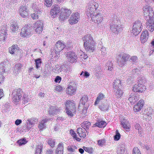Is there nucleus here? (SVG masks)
Segmentation results:
<instances>
[{"label":"nucleus","mask_w":154,"mask_h":154,"mask_svg":"<svg viewBox=\"0 0 154 154\" xmlns=\"http://www.w3.org/2000/svg\"><path fill=\"white\" fill-rule=\"evenodd\" d=\"M82 39L84 41V45L86 50L93 52L94 50L95 43L91 35L87 34L83 37Z\"/></svg>","instance_id":"f257e3e1"},{"label":"nucleus","mask_w":154,"mask_h":154,"mask_svg":"<svg viewBox=\"0 0 154 154\" xmlns=\"http://www.w3.org/2000/svg\"><path fill=\"white\" fill-rule=\"evenodd\" d=\"M114 17V19L109 22L110 29L113 32L117 34L119 32L122 30V28L120 20L116 18V15H115Z\"/></svg>","instance_id":"f03ea898"},{"label":"nucleus","mask_w":154,"mask_h":154,"mask_svg":"<svg viewBox=\"0 0 154 154\" xmlns=\"http://www.w3.org/2000/svg\"><path fill=\"white\" fill-rule=\"evenodd\" d=\"M65 45L61 41L57 42L55 46L54 49L51 53L52 57H58L59 53L65 48Z\"/></svg>","instance_id":"7ed1b4c3"},{"label":"nucleus","mask_w":154,"mask_h":154,"mask_svg":"<svg viewBox=\"0 0 154 154\" xmlns=\"http://www.w3.org/2000/svg\"><path fill=\"white\" fill-rule=\"evenodd\" d=\"M130 56L126 54L122 53L119 54L117 58V63L120 67H122L125 63V62L129 58Z\"/></svg>","instance_id":"20e7f679"},{"label":"nucleus","mask_w":154,"mask_h":154,"mask_svg":"<svg viewBox=\"0 0 154 154\" xmlns=\"http://www.w3.org/2000/svg\"><path fill=\"white\" fill-rule=\"evenodd\" d=\"M98 4L96 2H94L92 4L89 5L86 12L88 16L91 17L97 14L95 11H96V10L98 8Z\"/></svg>","instance_id":"39448f33"},{"label":"nucleus","mask_w":154,"mask_h":154,"mask_svg":"<svg viewBox=\"0 0 154 154\" xmlns=\"http://www.w3.org/2000/svg\"><path fill=\"white\" fill-rule=\"evenodd\" d=\"M142 29V23L140 20L136 21L133 26L132 32L135 35H137L141 31Z\"/></svg>","instance_id":"423d86ee"},{"label":"nucleus","mask_w":154,"mask_h":154,"mask_svg":"<svg viewBox=\"0 0 154 154\" xmlns=\"http://www.w3.org/2000/svg\"><path fill=\"white\" fill-rule=\"evenodd\" d=\"M22 92L20 89L14 90L12 93V100L17 104L22 97Z\"/></svg>","instance_id":"0eeeda50"},{"label":"nucleus","mask_w":154,"mask_h":154,"mask_svg":"<svg viewBox=\"0 0 154 154\" xmlns=\"http://www.w3.org/2000/svg\"><path fill=\"white\" fill-rule=\"evenodd\" d=\"M19 14L22 17L25 18L29 16V9L26 5L21 6L19 9Z\"/></svg>","instance_id":"6e6552de"},{"label":"nucleus","mask_w":154,"mask_h":154,"mask_svg":"<svg viewBox=\"0 0 154 154\" xmlns=\"http://www.w3.org/2000/svg\"><path fill=\"white\" fill-rule=\"evenodd\" d=\"M33 27L36 33H40L42 32L44 27L43 21L42 20L37 21L34 23Z\"/></svg>","instance_id":"1a4fd4ad"},{"label":"nucleus","mask_w":154,"mask_h":154,"mask_svg":"<svg viewBox=\"0 0 154 154\" xmlns=\"http://www.w3.org/2000/svg\"><path fill=\"white\" fill-rule=\"evenodd\" d=\"M154 113L153 109L151 107H149L145 111L143 117L146 121H149L152 119V116H154Z\"/></svg>","instance_id":"9d476101"},{"label":"nucleus","mask_w":154,"mask_h":154,"mask_svg":"<svg viewBox=\"0 0 154 154\" xmlns=\"http://www.w3.org/2000/svg\"><path fill=\"white\" fill-rule=\"evenodd\" d=\"M91 18L95 23H97V26H98L100 27L101 26H102V23H101L103 20L102 16L100 13H97Z\"/></svg>","instance_id":"9b49d317"},{"label":"nucleus","mask_w":154,"mask_h":154,"mask_svg":"<svg viewBox=\"0 0 154 154\" xmlns=\"http://www.w3.org/2000/svg\"><path fill=\"white\" fill-rule=\"evenodd\" d=\"M31 26L29 25H27L22 28L20 32V35L22 37H27L31 34Z\"/></svg>","instance_id":"f8f14e48"},{"label":"nucleus","mask_w":154,"mask_h":154,"mask_svg":"<svg viewBox=\"0 0 154 154\" xmlns=\"http://www.w3.org/2000/svg\"><path fill=\"white\" fill-rule=\"evenodd\" d=\"M79 15L78 12L72 14L69 20V23L71 25L76 23L79 20Z\"/></svg>","instance_id":"ddd939ff"},{"label":"nucleus","mask_w":154,"mask_h":154,"mask_svg":"<svg viewBox=\"0 0 154 154\" xmlns=\"http://www.w3.org/2000/svg\"><path fill=\"white\" fill-rule=\"evenodd\" d=\"M68 60L71 63L77 61V56L75 53L73 51H69L67 53L66 56Z\"/></svg>","instance_id":"4468645a"},{"label":"nucleus","mask_w":154,"mask_h":154,"mask_svg":"<svg viewBox=\"0 0 154 154\" xmlns=\"http://www.w3.org/2000/svg\"><path fill=\"white\" fill-rule=\"evenodd\" d=\"M60 15L61 17H63L65 19L71 13L70 10L65 8H62L60 10Z\"/></svg>","instance_id":"2eb2a0df"},{"label":"nucleus","mask_w":154,"mask_h":154,"mask_svg":"<svg viewBox=\"0 0 154 154\" xmlns=\"http://www.w3.org/2000/svg\"><path fill=\"white\" fill-rule=\"evenodd\" d=\"M61 8L58 5H53L51 11V14L54 17L56 16L60 12Z\"/></svg>","instance_id":"dca6fc26"},{"label":"nucleus","mask_w":154,"mask_h":154,"mask_svg":"<svg viewBox=\"0 0 154 154\" xmlns=\"http://www.w3.org/2000/svg\"><path fill=\"white\" fill-rule=\"evenodd\" d=\"M144 103L143 100H140L137 104L134 105L133 108V110L135 112H138L140 111L143 108Z\"/></svg>","instance_id":"f3484780"},{"label":"nucleus","mask_w":154,"mask_h":154,"mask_svg":"<svg viewBox=\"0 0 154 154\" xmlns=\"http://www.w3.org/2000/svg\"><path fill=\"white\" fill-rule=\"evenodd\" d=\"M66 108L73 109V111L74 112L75 109H76L75 105L74 102L72 100H68L66 102L65 104Z\"/></svg>","instance_id":"a211bd4d"},{"label":"nucleus","mask_w":154,"mask_h":154,"mask_svg":"<svg viewBox=\"0 0 154 154\" xmlns=\"http://www.w3.org/2000/svg\"><path fill=\"white\" fill-rule=\"evenodd\" d=\"M145 87L141 84H135L133 87V90L134 92L142 93L143 91V88Z\"/></svg>","instance_id":"6ab92c4d"},{"label":"nucleus","mask_w":154,"mask_h":154,"mask_svg":"<svg viewBox=\"0 0 154 154\" xmlns=\"http://www.w3.org/2000/svg\"><path fill=\"white\" fill-rule=\"evenodd\" d=\"M60 110L56 106H51L49 110V114L50 115L54 116L59 113Z\"/></svg>","instance_id":"aec40b11"},{"label":"nucleus","mask_w":154,"mask_h":154,"mask_svg":"<svg viewBox=\"0 0 154 154\" xmlns=\"http://www.w3.org/2000/svg\"><path fill=\"white\" fill-rule=\"evenodd\" d=\"M148 34L147 31L145 30L143 32L140 37L141 43H143L146 42L148 39Z\"/></svg>","instance_id":"412c9836"},{"label":"nucleus","mask_w":154,"mask_h":154,"mask_svg":"<svg viewBox=\"0 0 154 154\" xmlns=\"http://www.w3.org/2000/svg\"><path fill=\"white\" fill-rule=\"evenodd\" d=\"M121 88H119V87H118L117 88H114V91L115 93V95L117 98H119L122 95L123 92L121 89Z\"/></svg>","instance_id":"4be33fe9"},{"label":"nucleus","mask_w":154,"mask_h":154,"mask_svg":"<svg viewBox=\"0 0 154 154\" xmlns=\"http://www.w3.org/2000/svg\"><path fill=\"white\" fill-rule=\"evenodd\" d=\"M18 28L17 22L14 20L11 21V30L13 32L17 31Z\"/></svg>","instance_id":"5701e85b"},{"label":"nucleus","mask_w":154,"mask_h":154,"mask_svg":"<svg viewBox=\"0 0 154 154\" xmlns=\"http://www.w3.org/2000/svg\"><path fill=\"white\" fill-rule=\"evenodd\" d=\"M63 143H60L57 148L55 154H63Z\"/></svg>","instance_id":"b1692460"},{"label":"nucleus","mask_w":154,"mask_h":154,"mask_svg":"<svg viewBox=\"0 0 154 154\" xmlns=\"http://www.w3.org/2000/svg\"><path fill=\"white\" fill-rule=\"evenodd\" d=\"M32 7L34 12L37 14H40L42 12V10L41 8H40V7L38 5L33 3Z\"/></svg>","instance_id":"393cba45"},{"label":"nucleus","mask_w":154,"mask_h":154,"mask_svg":"<svg viewBox=\"0 0 154 154\" xmlns=\"http://www.w3.org/2000/svg\"><path fill=\"white\" fill-rule=\"evenodd\" d=\"M77 132L80 137L82 138H85L86 136L85 130H83L82 128H79L77 129Z\"/></svg>","instance_id":"a878e982"},{"label":"nucleus","mask_w":154,"mask_h":154,"mask_svg":"<svg viewBox=\"0 0 154 154\" xmlns=\"http://www.w3.org/2000/svg\"><path fill=\"white\" fill-rule=\"evenodd\" d=\"M121 125L124 129L128 130L129 129L130 125L126 119H123L121 121Z\"/></svg>","instance_id":"bb28decb"},{"label":"nucleus","mask_w":154,"mask_h":154,"mask_svg":"<svg viewBox=\"0 0 154 154\" xmlns=\"http://www.w3.org/2000/svg\"><path fill=\"white\" fill-rule=\"evenodd\" d=\"M18 49V46L17 45H13L9 48V52L11 54L14 55L16 51Z\"/></svg>","instance_id":"cd10ccee"},{"label":"nucleus","mask_w":154,"mask_h":154,"mask_svg":"<svg viewBox=\"0 0 154 154\" xmlns=\"http://www.w3.org/2000/svg\"><path fill=\"white\" fill-rule=\"evenodd\" d=\"M107 125V123L105 121L101 120H98L94 125L96 126L99 128L105 127Z\"/></svg>","instance_id":"c85d7f7f"},{"label":"nucleus","mask_w":154,"mask_h":154,"mask_svg":"<svg viewBox=\"0 0 154 154\" xmlns=\"http://www.w3.org/2000/svg\"><path fill=\"white\" fill-rule=\"evenodd\" d=\"M88 100L87 96L86 95H84L80 99L79 105L80 106L81 104L83 106L85 105V103H86Z\"/></svg>","instance_id":"c756f323"},{"label":"nucleus","mask_w":154,"mask_h":154,"mask_svg":"<svg viewBox=\"0 0 154 154\" xmlns=\"http://www.w3.org/2000/svg\"><path fill=\"white\" fill-rule=\"evenodd\" d=\"M104 97V95L102 93H100L98 95L94 103V105H96L98 104L100 101L103 100Z\"/></svg>","instance_id":"7c9ffc66"},{"label":"nucleus","mask_w":154,"mask_h":154,"mask_svg":"<svg viewBox=\"0 0 154 154\" xmlns=\"http://www.w3.org/2000/svg\"><path fill=\"white\" fill-rule=\"evenodd\" d=\"M73 109H70L66 108L65 110L66 111V113L68 116L70 117H72L74 116V113H75L76 112V109H75V110L74 112L73 111Z\"/></svg>","instance_id":"2f4dec72"},{"label":"nucleus","mask_w":154,"mask_h":154,"mask_svg":"<svg viewBox=\"0 0 154 154\" xmlns=\"http://www.w3.org/2000/svg\"><path fill=\"white\" fill-rule=\"evenodd\" d=\"M76 91V89L71 85L68 87L66 90V92L69 94L71 95L74 94Z\"/></svg>","instance_id":"473e14b6"},{"label":"nucleus","mask_w":154,"mask_h":154,"mask_svg":"<svg viewBox=\"0 0 154 154\" xmlns=\"http://www.w3.org/2000/svg\"><path fill=\"white\" fill-rule=\"evenodd\" d=\"M109 106V104L106 103L105 104H102L99 106V109L102 111H106L108 110Z\"/></svg>","instance_id":"72a5a7b5"},{"label":"nucleus","mask_w":154,"mask_h":154,"mask_svg":"<svg viewBox=\"0 0 154 154\" xmlns=\"http://www.w3.org/2000/svg\"><path fill=\"white\" fill-rule=\"evenodd\" d=\"M112 63L110 61H108L106 64L105 69L111 71L113 69Z\"/></svg>","instance_id":"f704fd0d"},{"label":"nucleus","mask_w":154,"mask_h":154,"mask_svg":"<svg viewBox=\"0 0 154 154\" xmlns=\"http://www.w3.org/2000/svg\"><path fill=\"white\" fill-rule=\"evenodd\" d=\"M121 85V81L120 79H116L115 80L113 83V88H117L119 87V88L122 87Z\"/></svg>","instance_id":"c9c22d12"},{"label":"nucleus","mask_w":154,"mask_h":154,"mask_svg":"<svg viewBox=\"0 0 154 154\" xmlns=\"http://www.w3.org/2000/svg\"><path fill=\"white\" fill-rule=\"evenodd\" d=\"M48 120L47 119H45L42 120L38 125V128L40 130H42L43 128L45 127V123Z\"/></svg>","instance_id":"e433bc0d"},{"label":"nucleus","mask_w":154,"mask_h":154,"mask_svg":"<svg viewBox=\"0 0 154 154\" xmlns=\"http://www.w3.org/2000/svg\"><path fill=\"white\" fill-rule=\"evenodd\" d=\"M27 142L25 138L21 139L17 141V143L19 146H21L25 144Z\"/></svg>","instance_id":"4c0bfd02"},{"label":"nucleus","mask_w":154,"mask_h":154,"mask_svg":"<svg viewBox=\"0 0 154 154\" xmlns=\"http://www.w3.org/2000/svg\"><path fill=\"white\" fill-rule=\"evenodd\" d=\"M91 125V123L88 121L83 122L81 124L82 127L85 130L86 129H88Z\"/></svg>","instance_id":"58836bf2"},{"label":"nucleus","mask_w":154,"mask_h":154,"mask_svg":"<svg viewBox=\"0 0 154 154\" xmlns=\"http://www.w3.org/2000/svg\"><path fill=\"white\" fill-rule=\"evenodd\" d=\"M35 63L36 68L37 69H38L40 67L41 63L42 61L40 59L38 58L36 59L35 60Z\"/></svg>","instance_id":"ea45409f"},{"label":"nucleus","mask_w":154,"mask_h":154,"mask_svg":"<svg viewBox=\"0 0 154 154\" xmlns=\"http://www.w3.org/2000/svg\"><path fill=\"white\" fill-rule=\"evenodd\" d=\"M48 143L51 147H53L55 144V140L52 138H49L48 140Z\"/></svg>","instance_id":"a19ab883"},{"label":"nucleus","mask_w":154,"mask_h":154,"mask_svg":"<svg viewBox=\"0 0 154 154\" xmlns=\"http://www.w3.org/2000/svg\"><path fill=\"white\" fill-rule=\"evenodd\" d=\"M80 76L82 77H84L86 78H88L89 76V73L85 70L82 71L79 74Z\"/></svg>","instance_id":"79ce46f5"},{"label":"nucleus","mask_w":154,"mask_h":154,"mask_svg":"<svg viewBox=\"0 0 154 154\" xmlns=\"http://www.w3.org/2000/svg\"><path fill=\"white\" fill-rule=\"evenodd\" d=\"M23 103L25 104L29 101L31 99L29 98L28 96L25 94L23 95Z\"/></svg>","instance_id":"37998d69"},{"label":"nucleus","mask_w":154,"mask_h":154,"mask_svg":"<svg viewBox=\"0 0 154 154\" xmlns=\"http://www.w3.org/2000/svg\"><path fill=\"white\" fill-rule=\"evenodd\" d=\"M121 135L119 133L118 130L116 131V134L114 136V140L115 141L119 140L120 139Z\"/></svg>","instance_id":"c03bdc74"},{"label":"nucleus","mask_w":154,"mask_h":154,"mask_svg":"<svg viewBox=\"0 0 154 154\" xmlns=\"http://www.w3.org/2000/svg\"><path fill=\"white\" fill-rule=\"evenodd\" d=\"M22 65L20 63L16 64L14 67V70L15 72H17L22 67Z\"/></svg>","instance_id":"a18cd8bd"},{"label":"nucleus","mask_w":154,"mask_h":154,"mask_svg":"<svg viewBox=\"0 0 154 154\" xmlns=\"http://www.w3.org/2000/svg\"><path fill=\"white\" fill-rule=\"evenodd\" d=\"M42 147L41 146H38L36 148L35 154H41Z\"/></svg>","instance_id":"49530a36"},{"label":"nucleus","mask_w":154,"mask_h":154,"mask_svg":"<svg viewBox=\"0 0 154 154\" xmlns=\"http://www.w3.org/2000/svg\"><path fill=\"white\" fill-rule=\"evenodd\" d=\"M45 69L50 71L51 69L53 66L51 63L50 62H48L45 65Z\"/></svg>","instance_id":"de8ad7c7"},{"label":"nucleus","mask_w":154,"mask_h":154,"mask_svg":"<svg viewBox=\"0 0 154 154\" xmlns=\"http://www.w3.org/2000/svg\"><path fill=\"white\" fill-rule=\"evenodd\" d=\"M134 93H131L130 95V97L128 98V100L130 103H135V100L134 99Z\"/></svg>","instance_id":"09e8293b"},{"label":"nucleus","mask_w":154,"mask_h":154,"mask_svg":"<svg viewBox=\"0 0 154 154\" xmlns=\"http://www.w3.org/2000/svg\"><path fill=\"white\" fill-rule=\"evenodd\" d=\"M55 67L52 69V70L55 73H59L60 69V67L59 65H57L55 66Z\"/></svg>","instance_id":"8fccbe9b"},{"label":"nucleus","mask_w":154,"mask_h":154,"mask_svg":"<svg viewBox=\"0 0 154 154\" xmlns=\"http://www.w3.org/2000/svg\"><path fill=\"white\" fill-rule=\"evenodd\" d=\"M83 148L85 150L89 153H91L93 152V149L92 148L86 147L85 146L83 147Z\"/></svg>","instance_id":"3c124183"},{"label":"nucleus","mask_w":154,"mask_h":154,"mask_svg":"<svg viewBox=\"0 0 154 154\" xmlns=\"http://www.w3.org/2000/svg\"><path fill=\"white\" fill-rule=\"evenodd\" d=\"M52 0H45V5L47 7H50L52 5Z\"/></svg>","instance_id":"603ef678"},{"label":"nucleus","mask_w":154,"mask_h":154,"mask_svg":"<svg viewBox=\"0 0 154 154\" xmlns=\"http://www.w3.org/2000/svg\"><path fill=\"white\" fill-rule=\"evenodd\" d=\"M140 72V70L138 68H135L134 69H133L132 70V73H133V75H137L139 74V72Z\"/></svg>","instance_id":"864d4df0"},{"label":"nucleus","mask_w":154,"mask_h":154,"mask_svg":"<svg viewBox=\"0 0 154 154\" xmlns=\"http://www.w3.org/2000/svg\"><path fill=\"white\" fill-rule=\"evenodd\" d=\"M117 152L118 154H125V149L122 147L118 149L117 150Z\"/></svg>","instance_id":"5fc2aeb1"},{"label":"nucleus","mask_w":154,"mask_h":154,"mask_svg":"<svg viewBox=\"0 0 154 154\" xmlns=\"http://www.w3.org/2000/svg\"><path fill=\"white\" fill-rule=\"evenodd\" d=\"M133 154H141V153L138 148L135 147L133 150Z\"/></svg>","instance_id":"6e6d98bb"},{"label":"nucleus","mask_w":154,"mask_h":154,"mask_svg":"<svg viewBox=\"0 0 154 154\" xmlns=\"http://www.w3.org/2000/svg\"><path fill=\"white\" fill-rule=\"evenodd\" d=\"M27 120L28 121V122H26V125L27 127V128L30 130L32 126L33 123L30 122L29 120Z\"/></svg>","instance_id":"4d7b16f0"},{"label":"nucleus","mask_w":154,"mask_h":154,"mask_svg":"<svg viewBox=\"0 0 154 154\" xmlns=\"http://www.w3.org/2000/svg\"><path fill=\"white\" fill-rule=\"evenodd\" d=\"M5 66L4 62L0 64V70L2 69V72H4L5 71Z\"/></svg>","instance_id":"13d9d810"},{"label":"nucleus","mask_w":154,"mask_h":154,"mask_svg":"<svg viewBox=\"0 0 154 154\" xmlns=\"http://www.w3.org/2000/svg\"><path fill=\"white\" fill-rule=\"evenodd\" d=\"M38 14L35 13V12L34 13L32 14H31V17L33 19H38Z\"/></svg>","instance_id":"bf43d9fd"},{"label":"nucleus","mask_w":154,"mask_h":154,"mask_svg":"<svg viewBox=\"0 0 154 154\" xmlns=\"http://www.w3.org/2000/svg\"><path fill=\"white\" fill-rule=\"evenodd\" d=\"M8 104L6 103L4 107H2V111L3 112H7L8 110Z\"/></svg>","instance_id":"052dcab7"},{"label":"nucleus","mask_w":154,"mask_h":154,"mask_svg":"<svg viewBox=\"0 0 154 154\" xmlns=\"http://www.w3.org/2000/svg\"><path fill=\"white\" fill-rule=\"evenodd\" d=\"M100 51H101L102 55H104L107 53L106 48L102 46V47Z\"/></svg>","instance_id":"680f3d73"},{"label":"nucleus","mask_w":154,"mask_h":154,"mask_svg":"<svg viewBox=\"0 0 154 154\" xmlns=\"http://www.w3.org/2000/svg\"><path fill=\"white\" fill-rule=\"evenodd\" d=\"M105 142V140L104 139H101L98 141V144L100 146H102Z\"/></svg>","instance_id":"e2e57ef3"},{"label":"nucleus","mask_w":154,"mask_h":154,"mask_svg":"<svg viewBox=\"0 0 154 154\" xmlns=\"http://www.w3.org/2000/svg\"><path fill=\"white\" fill-rule=\"evenodd\" d=\"M61 80V77L59 76H57L55 79L54 82L56 83H60Z\"/></svg>","instance_id":"0e129e2a"},{"label":"nucleus","mask_w":154,"mask_h":154,"mask_svg":"<svg viewBox=\"0 0 154 154\" xmlns=\"http://www.w3.org/2000/svg\"><path fill=\"white\" fill-rule=\"evenodd\" d=\"M137 59V57L135 56H132L130 58V60H131V61L135 63Z\"/></svg>","instance_id":"69168bd1"},{"label":"nucleus","mask_w":154,"mask_h":154,"mask_svg":"<svg viewBox=\"0 0 154 154\" xmlns=\"http://www.w3.org/2000/svg\"><path fill=\"white\" fill-rule=\"evenodd\" d=\"M70 133L71 136L74 138H76V134L73 130H72V129H71L70 131Z\"/></svg>","instance_id":"338daca9"},{"label":"nucleus","mask_w":154,"mask_h":154,"mask_svg":"<svg viewBox=\"0 0 154 154\" xmlns=\"http://www.w3.org/2000/svg\"><path fill=\"white\" fill-rule=\"evenodd\" d=\"M65 64L61 65L60 67V69L59 71L61 72L62 71H63L64 72L66 71V69H65Z\"/></svg>","instance_id":"774afa93"}]
</instances>
